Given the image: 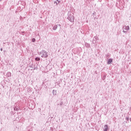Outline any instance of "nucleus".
Listing matches in <instances>:
<instances>
[{
	"mask_svg": "<svg viewBox=\"0 0 131 131\" xmlns=\"http://www.w3.org/2000/svg\"><path fill=\"white\" fill-rule=\"evenodd\" d=\"M59 105H60V106H62V105H63V102H61L60 103Z\"/></svg>",
	"mask_w": 131,
	"mask_h": 131,
	"instance_id": "18",
	"label": "nucleus"
},
{
	"mask_svg": "<svg viewBox=\"0 0 131 131\" xmlns=\"http://www.w3.org/2000/svg\"><path fill=\"white\" fill-rule=\"evenodd\" d=\"M130 121H131V118L129 119Z\"/></svg>",
	"mask_w": 131,
	"mask_h": 131,
	"instance_id": "24",
	"label": "nucleus"
},
{
	"mask_svg": "<svg viewBox=\"0 0 131 131\" xmlns=\"http://www.w3.org/2000/svg\"><path fill=\"white\" fill-rule=\"evenodd\" d=\"M123 29H124V30H126V31H128V30H129V26H124L123 27Z\"/></svg>",
	"mask_w": 131,
	"mask_h": 131,
	"instance_id": "4",
	"label": "nucleus"
},
{
	"mask_svg": "<svg viewBox=\"0 0 131 131\" xmlns=\"http://www.w3.org/2000/svg\"><path fill=\"white\" fill-rule=\"evenodd\" d=\"M53 95H57V91L56 90H53L52 91Z\"/></svg>",
	"mask_w": 131,
	"mask_h": 131,
	"instance_id": "11",
	"label": "nucleus"
},
{
	"mask_svg": "<svg viewBox=\"0 0 131 131\" xmlns=\"http://www.w3.org/2000/svg\"><path fill=\"white\" fill-rule=\"evenodd\" d=\"M57 3L56 1H54V4H56Z\"/></svg>",
	"mask_w": 131,
	"mask_h": 131,
	"instance_id": "20",
	"label": "nucleus"
},
{
	"mask_svg": "<svg viewBox=\"0 0 131 131\" xmlns=\"http://www.w3.org/2000/svg\"><path fill=\"white\" fill-rule=\"evenodd\" d=\"M35 60L36 61H39L40 60V58H39V57H36Z\"/></svg>",
	"mask_w": 131,
	"mask_h": 131,
	"instance_id": "13",
	"label": "nucleus"
},
{
	"mask_svg": "<svg viewBox=\"0 0 131 131\" xmlns=\"http://www.w3.org/2000/svg\"><path fill=\"white\" fill-rule=\"evenodd\" d=\"M55 4H56V6H58V2L56 3Z\"/></svg>",
	"mask_w": 131,
	"mask_h": 131,
	"instance_id": "22",
	"label": "nucleus"
},
{
	"mask_svg": "<svg viewBox=\"0 0 131 131\" xmlns=\"http://www.w3.org/2000/svg\"><path fill=\"white\" fill-rule=\"evenodd\" d=\"M6 75L7 77H11V76H12V74L11 73V72H8L7 73Z\"/></svg>",
	"mask_w": 131,
	"mask_h": 131,
	"instance_id": "9",
	"label": "nucleus"
},
{
	"mask_svg": "<svg viewBox=\"0 0 131 131\" xmlns=\"http://www.w3.org/2000/svg\"><path fill=\"white\" fill-rule=\"evenodd\" d=\"M1 51H3V48H1Z\"/></svg>",
	"mask_w": 131,
	"mask_h": 131,
	"instance_id": "23",
	"label": "nucleus"
},
{
	"mask_svg": "<svg viewBox=\"0 0 131 131\" xmlns=\"http://www.w3.org/2000/svg\"><path fill=\"white\" fill-rule=\"evenodd\" d=\"M59 26V27L60 28V29H61V25L60 24H58L56 25H55L53 27V30H57V29H58V27Z\"/></svg>",
	"mask_w": 131,
	"mask_h": 131,
	"instance_id": "3",
	"label": "nucleus"
},
{
	"mask_svg": "<svg viewBox=\"0 0 131 131\" xmlns=\"http://www.w3.org/2000/svg\"><path fill=\"white\" fill-rule=\"evenodd\" d=\"M123 32L124 33H126L127 31H124V30H123Z\"/></svg>",
	"mask_w": 131,
	"mask_h": 131,
	"instance_id": "19",
	"label": "nucleus"
},
{
	"mask_svg": "<svg viewBox=\"0 0 131 131\" xmlns=\"http://www.w3.org/2000/svg\"><path fill=\"white\" fill-rule=\"evenodd\" d=\"M109 128L108 127V125L106 124L103 127V131H108Z\"/></svg>",
	"mask_w": 131,
	"mask_h": 131,
	"instance_id": "5",
	"label": "nucleus"
},
{
	"mask_svg": "<svg viewBox=\"0 0 131 131\" xmlns=\"http://www.w3.org/2000/svg\"><path fill=\"white\" fill-rule=\"evenodd\" d=\"M56 1L58 2V4L60 3V1H59L58 0H56Z\"/></svg>",
	"mask_w": 131,
	"mask_h": 131,
	"instance_id": "21",
	"label": "nucleus"
},
{
	"mask_svg": "<svg viewBox=\"0 0 131 131\" xmlns=\"http://www.w3.org/2000/svg\"><path fill=\"white\" fill-rule=\"evenodd\" d=\"M125 119H126V120L127 121H128V120H129V118H128V117H126V118H125Z\"/></svg>",
	"mask_w": 131,
	"mask_h": 131,
	"instance_id": "15",
	"label": "nucleus"
},
{
	"mask_svg": "<svg viewBox=\"0 0 131 131\" xmlns=\"http://www.w3.org/2000/svg\"><path fill=\"white\" fill-rule=\"evenodd\" d=\"M96 40H98V37L94 36L93 38V43H96Z\"/></svg>",
	"mask_w": 131,
	"mask_h": 131,
	"instance_id": "6",
	"label": "nucleus"
},
{
	"mask_svg": "<svg viewBox=\"0 0 131 131\" xmlns=\"http://www.w3.org/2000/svg\"><path fill=\"white\" fill-rule=\"evenodd\" d=\"M113 61V59L112 58H110L108 60L107 64H110L111 63H112V61Z\"/></svg>",
	"mask_w": 131,
	"mask_h": 131,
	"instance_id": "10",
	"label": "nucleus"
},
{
	"mask_svg": "<svg viewBox=\"0 0 131 131\" xmlns=\"http://www.w3.org/2000/svg\"><path fill=\"white\" fill-rule=\"evenodd\" d=\"M32 42H35V38H33L32 39Z\"/></svg>",
	"mask_w": 131,
	"mask_h": 131,
	"instance_id": "14",
	"label": "nucleus"
},
{
	"mask_svg": "<svg viewBox=\"0 0 131 131\" xmlns=\"http://www.w3.org/2000/svg\"><path fill=\"white\" fill-rule=\"evenodd\" d=\"M50 130V131H53V130H54V129L53 128V127H51Z\"/></svg>",
	"mask_w": 131,
	"mask_h": 131,
	"instance_id": "16",
	"label": "nucleus"
},
{
	"mask_svg": "<svg viewBox=\"0 0 131 131\" xmlns=\"http://www.w3.org/2000/svg\"><path fill=\"white\" fill-rule=\"evenodd\" d=\"M38 65L37 64H35L34 66H33V69L34 70H37L38 69Z\"/></svg>",
	"mask_w": 131,
	"mask_h": 131,
	"instance_id": "8",
	"label": "nucleus"
},
{
	"mask_svg": "<svg viewBox=\"0 0 131 131\" xmlns=\"http://www.w3.org/2000/svg\"><path fill=\"white\" fill-rule=\"evenodd\" d=\"M29 67H30V68H32V69H31V70H32V69H33V67H32V66H29Z\"/></svg>",
	"mask_w": 131,
	"mask_h": 131,
	"instance_id": "17",
	"label": "nucleus"
},
{
	"mask_svg": "<svg viewBox=\"0 0 131 131\" xmlns=\"http://www.w3.org/2000/svg\"><path fill=\"white\" fill-rule=\"evenodd\" d=\"M48 52L45 50H42L39 52V55L42 58H48Z\"/></svg>",
	"mask_w": 131,
	"mask_h": 131,
	"instance_id": "1",
	"label": "nucleus"
},
{
	"mask_svg": "<svg viewBox=\"0 0 131 131\" xmlns=\"http://www.w3.org/2000/svg\"><path fill=\"white\" fill-rule=\"evenodd\" d=\"M85 46L86 48H90V45L89 44V43H85Z\"/></svg>",
	"mask_w": 131,
	"mask_h": 131,
	"instance_id": "12",
	"label": "nucleus"
},
{
	"mask_svg": "<svg viewBox=\"0 0 131 131\" xmlns=\"http://www.w3.org/2000/svg\"><path fill=\"white\" fill-rule=\"evenodd\" d=\"M67 18L70 22H74V16L72 13H70Z\"/></svg>",
	"mask_w": 131,
	"mask_h": 131,
	"instance_id": "2",
	"label": "nucleus"
},
{
	"mask_svg": "<svg viewBox=\"0 0 131 131\" xmlns=\"http://www.w3.org/2000/svg\"><path fill=\"white\" fill-rule=\"evenodd\" d=\"M14 111H18V110H20V107L18 106H16L14 108Z\"/></svg>",
	"mask_w": 131,
	"mask_h": 131,
	"instance_id": "7",
	"label": "nucleus"
}]
</instances>
